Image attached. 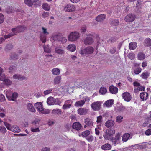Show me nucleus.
<instances>
[{"label":"nucleus","instance_id":"obj_1","mask_svg":"<svg viewBox=\"0 0 151 151\" xmlns=\"http://www.w3.org/2000/svg\"><path fill=\"white\" fill-rule=\"evenodd\" d=\"M87 36L84 40V42L86 45H91L94 42L99 43L101 41L99 35L93 32H88L87 34Z\"/></svg>","mask_w":151,"mask_h":151},{"label":"nucleus","instance_id":"obj_2","mask_svg":"<svg viewBox=\"0 0 151 151\" xmlns=\"http://www.w3.org/2000/svg\"><path fill=\"white\" fill-rule=\"evenodd\" d=\"M25 29V27L23 26H19L15 28H12L11 29L12 32L9 34L5 35L4 37L5 39L15 35L18 33L24 31Z\"/></svg>","mask_w":151,"mask_h":151},{"label":"nucleus","instance_id":"obj_3","mask_svg":"<svg viewBox=\"0 0 151 151\" xmlns=\"http://www.w3.org/2000/svg\"><path fill=\"white\" fill-rule=\"evenodd\" d=\"M80 36L79 32L76 31L72 32L68 35V40L71 42L76 41L79 40Z\"/></svg>","mask_w":151,"mask_h":151},{"label":"nucleus","instance_id":"obj_4","mask_svg":"<svg viewBox=\"0 0 151 151\" xmlns=\"http://www.w3.org/2000/svg\"><path fill=\"white\" fill-rule=\"evenodd\" d=\"M115 133V130L114 129H107L103 135L104 139L106 140H111L112 139Z\"/></svg>","mask_w":151,"mask_h":151},{"label":"nucleus","instance_id":"obj_5","mask_svg":"<svg viewBox=\"0 0 151 151\" xmlns=\"http://www.w3.org/2000/svg\"><path fill=\"white\" fill-rule=\"evenodd\" d=\"M94 50L93 47H88L85 48L83 47L81 48L80 53L81 54H90L92 53Z\"/></svg>","mask_w":151,"mask_h":151},{"label":"nucleus","instance_id":"obj_6","mask_svg":"<svg viewBox=\"0 0 151 151\" xmlns=\"http://www.w3.org/2000/svg\"><path fill=\"white\" fill-rule=\"evenodd\" d=\"M102 103L101 101H97L91 104V106L94 111H97L100 109Z\"/></svg>","mask_w":151,"mask_h":151},{"label":"nucleus","instance_id":"obj_7","mask_svg":"<svg viewBox=\"0 0 151 151\" xmlns=\"http://www.w3.org/2000/svg\"><path fill=\"white\" fill-rule=\"evenodd\" d=\"M63 10L65 12L74 11L76 10V7L73 5L69 4L65 6Z\"/></svg>","mask_w":151,"mask_h":151},{"label":"nucleus","instance_id":"obj_8","mask_svg":"<svg viewBox=\"0 0 151 151\" xmlns=\"http://www.w3.org/2000/svg\"><path fill=\"white\" fill-rule=\"evenodd\" d=\"M121 134L119 133H118L116 135L115 138H112L111 141L114 144H118L121 142Z\"/></svg>","mask_w":151,"mask_h":151},{"label":"nucleus","instance_id":"obj_9","mask_svg":"<svg viewBox=\"0 0 151 151\" xmlns=\"http://www.w3.org/2000/svg\"><path fill=\"white\" fill-rule=\"evenodd\" d=\"M122 96L124 101L127 102H129L132 99L131 96L130 94L127 92L122 93Z\"/></svg>","mask_w":151,"mask_h":151},{"label":"nucleus","instance_id":"obj_10","mask_svg":"<svg viewBox=\"0 0 151 151\" xmlns=\"http://www.w3.org/2000/svg\"><path fill=\"white\" fill-rule=\"evenodd\" d=\"M72 103L71 100H67L65 102L64 104L62 106V109L64 110L70 108Z\"/></svg>","mask_w":151,"mask_h":151},{"label":"nucleus","instance_id":"obj_11","mask_svg":"<svg viewBox=\"0 0 151 151\" xmlns=\"http://www.w3.org/2000/svg\"><path fill=\"white\" fill-rule=\"evenodd\" d=\"M135 19V16L129 14L127 15L125 17V20L127 22H131L134 21Z\"/></svg>","mask_w":151,"mask_h":151},{"label":"nucleus","instance_id":"obj_12","mask_svg":"<svg viewBox=\"0 0 151 151\" xmlns=\"http://www.w3.org/2000/svg\"><path fill=\"white\" fill-rule=\"evenodd\" d=\"M26 108L27 110L30 112L35 113L36 111L33 105L31 103H29L27 104Z\"/></svg>","mask_w":151,"mask_h":151},{"label":"nucleus","instance_id":"obj_13","mask_svg":"<svg viewBox=\"0 0 151 151\" xmlns=\"http://www.w3.org/2000/svg\"><path fill=\"white\" fill-rule=\"evenodd\" d=\"M34 106L37 111L40 112L42 111L43 108V104L41 102H37L35 104Z\"/></svg>","mask_w":151,"mask_h":151},{"label":"nucleus","instance_id":"obj_14","mask_svg":"<svg viewBox=\"0 0 151 151\" xmlns=\"http://www.w3.org/2000/svg\"><path fill=\"white\" fill-rule=\"evenodd\" d=\"M132 136L128 133H126L124 134L122 138V141L124 142H126L128 140L131 139Z\"/></svg>","mask_w":151,"mask_h":151},{"label":"nucleus","instance_id":"obj_15","mask_svg":"<svg viewBox=\"0 0 151 151\" xmlns=\"http://www.w3.org/2000/svg\"><path fill=\"white\" fill-rule=\"evenodd\" d=\"M115 124L114 121L111 119L108 120L105 123V126L107 127H112Z\"/></svg>","mask_w":151,"mask_h":151},{"label":"nucleus","instance_id":"obj_16","mask_svg":"<svg viewBox=\"0 0 151 151\" xmlns=\"http://www.w3.org/2000/svg\"><path fill=\"white\" fill-rule=\"evenodd\" d=\"M81 125L78 122L74 123L72 125L73 128L77 130H79L81 129Z\"/></svg>","mask_w":151,"mask_h":151},{"label":"nucleus","instance_id":"obj_17","mask_svg":"<svg viewBox=\"0 0 151 151\" xmlns=\"http://www.w3.org/2000/svg\"><path fill=\"white\" fill-rule=\"evenodd\" d=\"M66 49L71 52H74L76 50V46L74 44H69L66 47Z\"/></svg>","mask_w":151,"mask_h":151},{"label":"nucleus","instance_id":"obj_18","mask_svg":"<svg viewBox=\"0 0 151 151\" xmlns=\"http://www.w3.org/2000/svg\"><path fill=\"white\" fill-rule=\"evenodd\" d=\"M109 90L111 93L116 94L117 93L118 88L113 86H111L109 87Z\"/></svg>","mask_w":151,"mask_h":151},{"label":"nucleus","instance_id":"obj_19","mask_svg":"<svg viewBox=\"0 0 151 151\" xmlns=\"http://www.w3.org/2000/svg\"><path fill=\"white\" fill-rule=\"evenodd\" d=\"M84 122L86 124L84 126L85 128L87 126L91 127L93 126V125L92 121L88 118H86L85 119Z\"/></svg>","mask_w":151,"mask_h":151},{"label":"nucleus","instance_id":"obj_20","mask_svg":"<svg viewBox=\"0 0 151 151\" xmlns=\"http://www.w3.org/2000/svg\"><path fill=\"white\" fill-rule=\"evenodd\" d=\"M112 147L111 145L109 143H106L103 145L101 147V149L104 150H108L111 149Z\"/></svg>","mask_w":151,"mask_h":151},{"label":"nucleus","instance_id":"obj_21","mask_svg":"<svg viewBox=\"0 0 151 151\" xmlns=\"http://www.w3.org/2000/svg\"><path fill=\"white\" fill-rule=\"evenodd\" d=\"M13 77L14 79L21 80H24L26 79V78L25 77L18 74H14L13 75Z\"/></svg>","mask_w":151,"mask_h":151},{"label":"nucleus","instance_id":"obj_22","mask_svg":"<svg viewBox=\"0 0 151 151\" xmlns=\"http://www.w3.org/2000/svg\"><path fill=\"white\" fill-rule=\"evenodd\" d=\"M78 113L80 115H83L86 114L87 112V109H86L81 108L78 109Z\"/></svg>","mask_w":151,"mask_h":151},{"label":"nucleus","instance_id":"obj_23","mask_svg":"<svg viewBox=\"0 0 151 151\" xmlns=\"http://www.w3.org/2000/svg\"><path fill=\"white\" fill-rule=\"evenodd\" d=\"M106 17V16L104 14H101L98 15L96 18V20L98 22H101L104 20Z\"/></svg>","mask_w":151,"mask_h":151},{"label":"nucleus","instance_id":"obj_24","mask_svg":"<svg viewBox=\"0 0 151 151\" xmlns=\"http://www.w3.org/2000/svg\"><path fill=\"white\" fill-rule=\"evenodd\" d=\"M144 44L145 47H150L151 46V39L149 38H146L144 40Z\"/></svg>","mask_w":151,"mask_h":151},{"label":"nucleus","instance_id":"obj_25","mask_svg":"<svg viewBox=\"0 0 151 151\" xmlns=\"http://www.w3.org/2000/svg\"><path fill=\"white\" fill-rule=\"evenodd\" d=\"M114 100L112 99L106 101L104 104V106L109 107L111 106L113 104Z\"/></svg>","mask_w":151,"mask_h":151},{"label":"nucleus","instance_id":"obj_26","mask_svg":"<svg viewBox=\"0 0 151 151\" xmlns=\"http://www.w3.org/2000/svg\"><path fill=\"white\" fill-rule=\"evenodd\" d=\"M18 96V94L16 92L13 93L11 96L9 98V101H15L16 99H17Z\"/></svg>","mask_w":151,"mask_h":151},{"label":"nucleus","instance_id":"obj_27","mask_svg":"<svg viewBox=\"0 0 151 151\" xmlns=\"http://www.w3.org/2000/svg\"><path fill=\"white\" fill-rule=\"evenodd\" d=\"M51 72L54 75H58L60 74V71L59 68H55L52 69Z\"/></svg>","mask_w":151,"mask_h":151},{"label":"nucleus","instance_id":"obj_28","mask_svg":"<svg viewBox=\"0 0 151 151\" xmlns=\"http://www.w3.org/2000/svg\"><path fill=\"white\" fill-rule=\"evenodd\" d=\"M137 59L140 60H142L145 58V55L144 53L140 52L138 54Z\"/></svg>","mask_w":151,"mask_h":151},{"label":"nucleus","instance_id":"obj_29","mask_svg":"<svg viewBox=\"0 0 151 151\" xmlns=\"http://www.w3.org/2000/svg\"><path fill=\"white\" fill-rule=\"evenodd\" d=\"M150 73L147 71L143 72L141 74L140 76L143 79H146L149 77Z\"/></svg>","mask_w":151,"mask_h":151},{"label":"nucleus","instance_id":"obj_30","mask_svg":"<svg viewBox=\"0 0 151 151\" xmlns=\"http://www.w3.org/2000/svg\"><path fill=\"white\" fill-rule=\"evenodd\" d=\"M141 99L143 101L146 100L148 98V94L146 92H142L140 95Z\"/></svg>","mask_w":151,"mask_h":151},{"label":"nucleus","instance_id":"obj_31","mask_svg":"<svg viewBox=\"0 0 151 151\" xmlns=\"http://www.w3.org/2000/svg\"><path fill=\"white\" fill-rule=\"evenodd\" d=\"M12 130L13 132L17 133L20 132L21 131L19 127L17 125L13 126Z\"/></svg>","mask_w":151,"mask_h":151},{"label":"nucleus","instance_id":"obj_32","mask_svg":"<svg viewBox=\"0 0 151 151\" xmlns=\"http://www.w3.org/2000/svg\"><path fill=\"white\" fill-rule=\"evenodd\" d=\"M47 103L49 105H54V98L52 97H49L47 99Z\"/></svg>","mask_w":151,"mask_h":151},{"label":"nucleus","instance_id":"obj_33","mask_svg":"<svg viewBox=\"0 0 151 151\" xmlns=\"http://www.w3.org/2000/svg\"><path fill=\"white\" fill-rule=\"evenodd\" d=\"M137 47V43L135 42H132L129 44V47L130 50H134Z\"/></svg>","mask_w":151,"mask_h":151},{"label":"nucleus","instance_id":"obj_34","mask_svg":"<svg viewBox=\"0 0 151 151\" xmlns=\"http://www.w3.org/2000/svg\"><path fill=\"white\" fill-rule=\"evenodd\" d=\"M145 89V87L140 85L137 88H135L134 90V91L135 93H138L139 91H143Z\"/></svg>","mask_w":151,"mask_h":151},{"label":"nucleus","instance_id":"obj_35","mask_svg":"<svg viewBox=\"0 0 151 151\" xmlns=\"http://www.w3.org/2000/svg\"><path fill=\"white\" fill-rule=\"evenodd\" d=\"M85 101L84 100H81L76 102L75 104L76 107H81L84 104Z\"/></svg>","mask_w":151,"mask_h":151},{"label":"nucleus","instance_id":"obj_36","mask_svg":"<svg viewBox=\"0 0 151 151\" xmlns=\"http://www.w3.org/2000/svg\"><path fill=\"white\" fill-rule=\"evenodd\" d=\"M61 110L59 109H55L52 111V113L55 115H60L61 113Z\"/></svg>","mask_w":151,"mask_h":151},{"label":"nucleus","instance_id":"obj_37","mask_svg":"<svg viewBox=\"0 0 151 151\" xmlns=\"http://www.w3.org/2000/svg\"><path fill=\"white\" fill-rule=\"evenodd\" d=\"M107 90L106 88L104 87H101L99 91V93L101 95H104L107 92Z\"/></svg>","mask_w":151,"mask_h":151},{"label":"nucleus","instance_id":"obj_38","mask_svg":"<svg viewBox=\"0 0 151 151\" xmlns=\"http://www.w3.org/2000/svg\"><path fill=\"white\" fill-rule=\"evenodd\" d=\"M61 77L60 76H56L54 79L53 82L55 84H58L60 82Z\"/></svg>","mask_w":151,"mask_h":151},{"label":"nucleus","instance_id":"obj_39","mask_svg":"<svg viewBox=\"0 0 151 151\" xmlns=\"http://www.w3.org/2000/svg\"><path fill=\"white\" fill-rule=\"evenodd\" d=\"M91 133V132L89 131L86 130L82 132L81 135L83 137L86 138Z\"/></svg>","mask_w":151,"mask_h":151},{"label":"nucleus","instance_id":"obj_40","mask_svg":"<svg viewBox=\"0 0 151 151\" xmlns=\"http://www.w3.org/2000/svg\"><path fill=\"white\" fill-rule=\"evenodd\" d=\"M55 51L56 53L59 54H63L64 53V51L63 50L59 47H56L55 48Z\"/></svg>","mask_w":151,"mask_h":151},{"label":"nucleus","instance_id":"obj_41","mask_svg":"<svg viewBox=\"0 0 151 151\" xmlns=\"http://www.w3.org/2000/svg\"><path fill=\"white\" fill-rule=\"evenodd\" d=\"M40 40L43 43H45L46 42V35L44 34H40Z\"/></svg>","mask_w":151,"mask_h":151},{"label":"nucleus","instance_id":"obj_42","mask_svg":"<svg viewBox=\"0 0 151 151\" xmlns=\"http://www.w3.org/2000/svg\"><path fill=\"white\" fill-rule=\"evenodd\" d=\"M43 48L45 52L50 53L51 52V50L49 48V45H44L43 46Z\"/></svg>","mask_w":151,"mask_h":151},{"label":"nucleus","instance_id":"obj_43","mask_svg":"<svg viewBox=\"0 0 151 151\" xmlns=\"http://www.w3.org/2000/svg\"><path fill=\"white\" fill-rule=\"evenodd\" d=\"M42 7L45 10L48 11L50 9V6L47 3H44L42 4Z\"/></svg>","mask_w":151,"mask_h":151},{"label":"nucleus","instance_id":"obj_44","mask_svg":"<svg viewBox=\"0 0 151 151\" xmlns=\"http://www.w3.org/2000/svg\"><path fill=\"white\" fill-rule=\"evenodd\" d=\"M62 103V101L60 99L58 98H54V105H60Z\"/></svg>","mask_w":151,"mask_h":151},{"label":"nucleus","instance_id":"obj_45","mask_svg":"<svg viewBox=\"0 0 151 151\" xmlns=\"http://www.w3.org/2000/svg\"><path fill=\"white\" fill-rule=\"evenodd\" d=\"M142 70L141 68L138 67L134 70V72L135 74L138 75L141 72Z\"/></svg>","mask_w":151,"mask_h":151},{"label":"nucleus","instance_id":"obj_46","mask_svg":"<svg viewBox=\"0 0 151 151\" xmlns=\"http://www.w3.org/2000/svg\"><path fill=\"white\" fill-rule=\"evenodd\" d=\"M123 119V116L118 115L116 117V122L118 123H120L122 122Z\"/></svg>","mask_w":151,"mask_h":151},{"label":"nucleus","instance_id":"obj_47","mask_svg":"<svg viewBox=\"0 0 151 151\" xmlns=\"http://www.w3.org/2000/svg\"><path fill=\"white\" fill-rule=\"evenodd\" d=\"M4 124L8 130H12V127L11 125L10 124L6 122H4Z\"/></svg>","mask_w":151,"mask_h":151},{"label":"nucleus","instance_id":"obj_48","mask_svg":"<svg viewBox=\"0 0 151 151\" xmlns=\"http://www.w3.org/2000/svg\"><path fill=\"white\" fill-rule=\"evenodd\" d=\"M138 145L139 149H144L146 147V143L145 142L138 144Z\"/></svg>","mask_w":151,"mask_h":151},{"label":"nucleus","instance_id":"obj_49","mask_svg":"<svg viewBox=\"0 0 151 151\" xmlns=\"http://www.w3.org/2000/svg\"><path fill=\"white\" fill-rule=\"evenodd\" d=\"M25 3L29 6H32L33 2L32 0H24Z\"/></svg>","mask_w":151,"mask_h":151},{"label":"nucleus","instance_id":"obj_50","mask_svg":"<svg viewBox=\"0 0 151 151\" xmlns=\"http://www.w3.org/2000/svg\"><path fill=\"white\" fill-rule=\"evenodd\" d=\"M42 32L40 34H44V35H48L49 33L47 31V29L46 28L43 27L42 28Z\"/></svg>","mask_w":151,"mask_h":151},{"label":"nucleus","instance_id":"obj_51","mask_svg":"<svg viewBox=\"0 0 151 151\" xmlns=\"http://www.w3.org/2000/svg\"><path fill=\"white\" fill-rule=\"evenodd\" d=\"M103 121L102 117L101 115H100L97 117L96 122L97 124H100Z\"/></svg>","mask_w":151,"mask_h":151},{"label":"nucleus","instance_id":"obj_52","mask_svg":"<svg viewBox=\"0 0 151 151\" xmlns=\"http://www.w3.org/2000/svg\"><path fill=\"white\" fill-rule=\"evenodd\" d=\"M3 81L4 82L5 84L7 86L10 85L12 83V81L8 79H5Z\"/></svg>","mask_w":151,"mask_h":151},{"label":"nucleus","instance_id":"obj_53","mask_svg":"<svg viewBox=\"0 0 151 151\" xmlns=\"http://www.w3.org/2000/svg\"><path fill=\"white\" fill-rule=\"evenodd\" d=\"M7 131L6 128L4 126H0V132L2 133H5Z\"/></svg>","mask_w":151,"mask_h":151},{"label":"nucleus","instance_id":"obj_54","mask_svg":"<svg viewBox=\"0 0 151 151\" xmlns=\"http://www.w3.org/2000/svg\"><path fill=\"white\" fill-rule=\"evenodd\" d=\"M50 110L48 109H44L43 108L42 110V111H40V113L43 114H47L50 113Z\"/></svg>","mask_w":151,"mask_h":151},{"label":"nucleus","instance_id":"obj_55","mask_svg":"<svg viewBox=\"0 0 151 151\" xmlns=\"http://www.w3.org/2000/svg\"><path fill=\"white\" fill-rule=\"evenodd\" d=\"M30 130L31 132H39L40 131L38 127L35 128L32 127L30 128Z\"/></svg>","mask_w":151,"mask_h":151},{"label":"nucleus","instance_id":"obj_56","mask_svg":"<svg viewBox=\"0 0 151 151\" xmlns=\"http://www.w3.org/2000/svg\"><path fill=\"white\" fill-rule=\"evenodd\" d=\"M128 57L132 60H134L135 58V54L133 53H130L128 55Z\"/></svg>","mask_w":151,"mask_h":151},{"label":"nucleus","instance_id":"obj_57","mask_svg":"<svg viewBox=\"0 0 151 151\" xmlns=\"http://www.w3.org/2000/svg\"><path fill=\"white\" fill-rule=\"evenodd\" d=\"M9 71L11 73L15 72L16 70V67L14 66H11L9 68Z\"/></svg>","mask_w":151,"mask_h":151},{"label":"nucleus","instance_id":"obj_58","mask_svg":"<svg viewBox=\"0 0 151 151\" xmlns=\"http://www.w3.org/2000/svg\"><path fill=\"white\" fill-rule=\"evenodd\" d=\"M59 41L62 43H65L67 41V39L65 37H61L60 38Z\"/></svg>","mask_w":151,"mask_h":151},{"label":"nucleus","instance_id":"obj_59","mask_svg":"<svg viewBox=\"0 0 151 151\" xmlns=\"http://www.w3.org/2000/svg\"><path fill=\"white\" fill-rule=\"evenodd\" d=\"M52 91V89H49L44 91L43 93L45 95H46L51 93Z\"/></svg>","mask_w":151,"mask_h":151},{"label":"nucleus","instance_id":"obj_60","mask_svg":"<svg viewBox=\"0 0 151 151\" xmlns=\"http://www.w3.org/2000/svg\"><path fill=\"white\" fill-rule=\"evenodd\" d=\"M86 139L88 141L90 142L92 141L94 139L92 135L88 136Z\"/></svg>","mask_w":151,"mask_h":151},{"label":"nucleus","instance_id":"obj_61","mask_svg":"<svg viewBox=\"0 0 151 151\" xmlns=\"http://www.w3.org/2000/svg\"><path fill=\"white\" fill-rule=\"evenodd\" d=\"M11 93V91H10L7 90L6 92V97L9 100V98L10 97V95Z\"/></svg>","mask_w":151,"mask_h":151},{"label":"nucleus","instance_id":"obj_62","mask_svg":"<svg viewBox=\"0 0 151 151\" xmlns=\"http://www.w3.org/2000/svg\"><path fill=\"white\" fill-rule=\"evenodd\" d=\"M4 16L2 14L0 13V24L4 22Z\"/></svg>","mask_w":151,"mask_h":151},{"label":"nucleus","instance_id":"obj_63","mask_svg":"<svg viewBox=\"0 0 151 151\" xmlns=\"http://www.w3.org/2000/svg\"><path fill=\"white\" fill-rule=\"evenodd\" d=\"M49 13L48 12H43L42 13V16L43 18H45L48 17Z\"/></svg>","mask_w":151,"mask_h":151},{"label":"nucleus","instance_id":"obj_64","mask_svg":"<svg viewBox=\"0 0 151 151\" xmlns=\"http://www.w3.org/2000/svg\"><path fill=\"white\" fill-rule=\"evenodd\" d=\"M5 79V76L4 73L0 74V80L4 81Z\"/></svg>","mask_w":151,"mask_h":151}]
</instances>
